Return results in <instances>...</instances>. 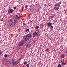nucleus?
I'll use <instances>...</instances> for the list:
<instances>
[{
  "label": "nucleus",
  "mask_w": 67,
  "mask_h": 67,
  "mask_svg": "<svg viewBox=\"0 0 67 67\" xmlns=\"http://www.w3.org/2000/svg\"><path fill=\"white\" fill-rule=\"evenodd\" d=\"M60 5V4H57L55 6L54 8V9L55 11H57L59 9V6Z\"/></svg>",
  "instance_id": "2"
},
{
  "label": "nucleus",
  "mask_w": 67,
  "mask_h": 67,
  "mask_svg": "<svg viewBox=\"0 0 67 67\" xmlns=\"http://www.w3.org/2000/svg\"><path fill=\"white\" fill-rule=\"evenodd\" d=\"M27 62H24V65H26V64Z\"/></svg>",
  "instance_id": "20"
},
{
  "label": "nucleus",
  "mask_w": 67,
  "mask_h": 67,
  "mask_svg": "<svg viewBox=\"0 0 67 67\" xmlns=\"http://www.w3.org/2000/svg\"><path fill=\"white\" fill-rule=\"evenodd\" d=\"M33 36H34V37H35V36L36 35V33H34L33 34Z\"/></svg>",
  "instance_id": "17"
},
{
  "label": "nucleus",
  "mask_w": 67,
  "mask_h": 67,
  "mask_svg": "<svg viewBox=\"0 0 67 67\" xmlns=\"http://www.w3.org/2000/svg\"><path fill=\"white\" fill-rule=\"evenodd\" d=\"M8 12L9 13H12L13 12V10H12V9H10L8 10Z\"/></svg>",
  "instance_id": "8"
},
{
  "label": "nucleus",
  "mask_w": 67,
  "mask_h": 67,
  "mask_svg": "<svg viewBox=\"0 0 67 67\" xmlns=\"http://www.w3.org/2000/svg\"><path fill=\"white\" fill-rule=\"evenodd\" d=\"M30 46V45L29 44H28L26 45V47H28Z\"/></svg>",
  "instance_id": "14"
},
{
  "label": "nucleus",
  "mask_w": 67,
  "mask_h": 67,
  "mask_svg": "<svg viewBox=\"0 0 67 67\" xmlns=\"http://www.w3.org/2000/svg\"><path fill=\"white\" fill-rule=\"evenodd\" d=\"M62 65H65V63H62Z\"/></svg>",
  "instance_id": "23"
},
{
  "label": "nucleus",
  "mask_w": 67,
  "mask_h": 67,
  "mask_svg": "<svg viewBox=\"0 0 67 67\" xmlns=\"http://www.w3.org/2000/svg\"><path fill=\"white\" fill-rule=\"evenodd\" d=\"M12 20H10L9 21V23L10 25V24H11V23H12Z\"/></svg>",
  "instance_id": "12"
},
{
  "label": "nucleus",
  "mask_w": 67,
  "mask_h": 67,
  "mask_svg": "<svg viewBox=\"0 0 67 67\" xmlns=\"http://www.w3.org/2000/svg\"><path fill=\"white\" fill-rule=\"evenodd\" d=\"M19 48H20V47H19Z\"/></svg>",
  "instance_id": "29"
},
{
  "label": "nucleus",
  "mask_w": 67,
  "mask_h": 67,
  "mask_svg": "<svg viewBox=\"0 0 67 67\" xmlns=\"http://www.w3.org/2000/svg\"><path fill=\"white\" fill-rule=\"evenodd\" d=\"M25 41H23V40H22V41H21V42H19V46H22V45H23V43H24V42H25Z\"/></svg>",
  "instance_id": "5"
},
{
  "label": "nucleus",
  "mask_w": 67,
  "mask_h": 67,
  "mask_svg": "<svg viewBox=\"0 0 67 67\" xmlns=\"http://www.w3.org/2000/svg\"><path fill=\"white\" fill-rule=\"evenodd\" d=\"M50 29H51V30H53V29H54V27H53V26H51L50 27Z\"/></svg>",
  "instance_id": "15"
},
{
  "label": "nucleus",
  "mask_w": 67,
  "mask_h": 67,
  "mask_svg": "<svg viewBox=\"0 0 67 67\" xmlns=\"http://www.w3.org/2000/svg\"><path fill=\"white\" fill-rule=\"evenodd\" d=\"M16 19L19 20H20V19H21V15L20 14V13H19L17 14L16 16Z\"/></svg>",
  "instance_id": "4"
},
{
  "label": "nucleus",
  "mask_w": 67,
  "mask_h": 67,
  "mask_svg": "<svg viewBox=\"0 0 67 67\" xmlns=\"http://www.w3.org/2000/svg\"><path fill=\"white\" fill-rule=\"evenodd\" d=\"M30 13H33L34 12V8H31L30 9Z\"/></svg>",
  "instance_id": "7"
},
{
  "label": "nucleus",
  "mask_w": 67,
  "mask_h": 67,
  "mask_svg": "<svg viewBox=\"0 0 67 67\" xmlns=\"http://www.w3.org/2000/svg\"><path fill=\"white\" fill-rule=\"evenodd\" d=\"M45 6H46V5H45Z\"/></svg>",
  "instance_id": "31"
},
{
  "label": "nucleus",
  "mask_w": 67,
  "mask_h": 67,
  "mask_svg": "<svg viewBox=\"0 0 67 67\" xmlns=\"http://www.w3.org/2000/svg\"><path fill=\"white\" fill-rule=\"evenodd\" d=\"M17 22H18V20H17V19H16L14 21V23H16Z\"/></svg>",
  "instance_id": "13"
},
{
  "label": "nucleus",
  "mask_w": 67,
  "mask_h": 67,
  "mask_svg": "<svg viewBox=\"0 0 67 67\" xmlns=\"http://www.w3.org/2000/svg\"><path fill=\"white\" fill-rule=\"evenodd\" d=\"M15 23L14 22H12L11 24H10V26H11V25H14V24H15Z\"/></svg>",
  "instance_id": "10"
},
{
  "label": "nucleus",
  "mask_w": 67,
  "mask_h": 67,
  "mask_svg": "<svg viewBox=\"0 0 67 67\" xmlns=\"http://www.w3.org/2000/svg\"><path fill=\"white\" fill-rule=\"evenodd\" d=\"M26 66L27 67H29V64H27L26 65Z\"/></svg>",
  "instance_id": "25"
},
{
  "label": "nucleus",
  "mask_w": 67,
  "mask_h": 67,
  "mask_svg": "<svg viewBox=\"0 0 67 67\" xmlns=\"http://www.w3.org/2000/svg\"><path fill=\"white\" fill-rule=\"evenodd\" d=\"M19 63V62H15L13 61H12V64L13 66H15L16 65H18Z\"/></svg>",
  "instance_id": "6"
},
{
  "label": "nucleus",
  "mask_w": 67,
  "mask_h": 67,
  "mask_svg": "<svg viewBox=\"0 0 67 67\" xmlns=\"http://www.w3.org/2000/svg\"><path fill=\"white\" fill-rule=\"evenodd\" d=\"M47 24L48 26H52V24H51L50 22L48 23H47Z\"/></svg>",
  "instance_id": "9"
},
{
  "label": "nucleus",
  "mask_w": 67,
  "mask_h": 67,
  "mask_svg": "<svg viewBox=\"0 0 67 67\" xmlns=\"http://www.w3.org/2000/svg\"><path fill=\"white\" fill-rule=\"evenodd\" d=\"M1 53H2L1 52H0V56L1 55Z\"/></svg>",
  "instance_id": "27"
},
{
  "label": "nucleus",
  "mask_w": 67,
  "mask_h": 67,
  "mask_svg": "<svg viewBox=\"0 0 67 67\" xmlns=\"http://www.w3.org/2000/svg\"><path fill=\"white\" fill-rule=\"evenodd\" d=\"M13 8H14V9H16V7H14Z\"/></svg>",
  "instance_id": "26"
},
{
  "label": "nucleus",
  "mask_w": 67,
  "mask_h": 67,
  "mask_svg": "<svg viewBox=\"0 0 67 67\" xmlns=\"http://www.w3.org/2000/svg\"><path fill=\"white\" fill-rule=\"evenodd\" d=\"M22 67H24V66H22Z\"/></svg>",
  "instance_id": "30"
},
{
  "label": "nucleus",
  "mask_w": 67,
  "mask_h": 67,
  "mask_svg": "<svg viewBox=\"0 0 67 67\" xmlns=\"http://www.w3.org/2000/svg\"><path fill=\"white\" fill-rule=\"evenodd\" d=\"M62 63H65V61H64V60H62L61 61Z\"/></svg>",
  "instance_id": "18"
},
{
  "label": "nucleus",
  "mask_w": 67,
  "mask_h": 67,
  "mask_svg": "<svg viewBox=\"0 0 67 67\" xmlns=\"http://www.w3.org/2000/svg\"><path fill=\"white\" fill-rule=\"evenodd\" d=\"M31 37V35L30 34H29L28 35L24 36L23 38V41L26 42V41H27L28 40H29Z\"/></svg>",
  "instance_id": "1"
},
{
  "label": "nucleus",
  "mask_w": 67,
  "mask_h": 67,
  "mask_svg": "<svg viewBox=\"0 0 67 67\" xmlns=\"http://www.w3.org/2000/svg\"><path fill=\"white\" fill-rule=\"evenodd\" d=\"M39 28V26H36L35 27V29H38Z\"/></svg>",
  "instance_id": "16"
},
{
  "label": "nucleus",
  "mask_w": 67,
  "mask_h": 67,
  "mask_svg": "<svg viewBox=\"0 0 67 67\" xmlns=\"http://www.w3.org/2000/svg\"><path fill=\"white\" fill-rule=\"evenodd\" d=\"M40 32V31H39L38 30L36 31L35 32L36 35L38 36H40V34H41Z\"/></svg>",
  "instance_id": "3"
},
{
  "label": "nucleus",
  "mask_w": 67,
  "mask_h": 67,
  "mask_svg": "<svg viewBox=\"0 0 67 67\" xmlns=\"http://www.w3.org/2000/svg\"><path fill=\"white\" fill-rule=\"evenodd\" d=\"M61 58H63L65 57V55L64 54H62L61 55Z\"/></svg>",
  "instance_id": "11"
},
{
  "label": "nucleus",
  "mask_w": 67,
  "mask_h": 67,
  "mask_svg": "<svg viewBox=\"0 0 67 67\" xmlns=\"http://www.w3.org/2000/svg\"><path fill=\"white\" fill-rule=\"evenodd\" d=\"M26 32H28V31H29V29H27L26 30Z\"/></svg>",
  "instance_id": "22"
},
{
  "label": "nucleus",
  "mask_w": 67,
  "mask_h": 67,
  "mask_svg": "<svg viewBox=\"0 0 67 67\" xmlns=\"http://www.w3.org/2000/svg\"><path fill=\"white\" fill-rule=\"evenodd\" d=\"M5 57H7L8 56V55L7 54H5L4 55Z\"/></svg>",
  "instance_id": "24"
},
{
  "label": "nucleus",
  "mask_w": 67,
  "mask_h": 67,
  "mask_svg": "<svg viewBox=\"0 0 67 67\" xmlns=\"http://www.w3.org/2000/svg\"><path fill=\"white\" fill-rule=\"evenodd\" d=\"M54 16H52V17H54Z\"/></svg>",
  "instance_id": "28"
},
{
  "label": "nucleus",
  "mask_w": 67,
  "mask_h": 67,
  "mask_svg": "<svg viewBox=\"0 0 67 67\" xmlns=\"http://www.w3.org/2000/svg\"><path fill=\"white\" fill-rule=\"evenodd\" d=\"M58 67H61V64H59L58 65Z\"/></svg>",
  "instance_id": "21"
},
{
  "label": "nucleus",
  "mask_w": 67,
  "mask_h": 67,
  "mask_svg": "<svg viewBox=\"0 0 67 67\" xmlns=\"http://www.w3.org/2000/svg\"><path fill=\"white\" fill-rule=\"evenodd\" d=\"M46 52H49V50L48 49H46Z\"/></svg>",
  "instance_id": "19"
}]
</instances>
